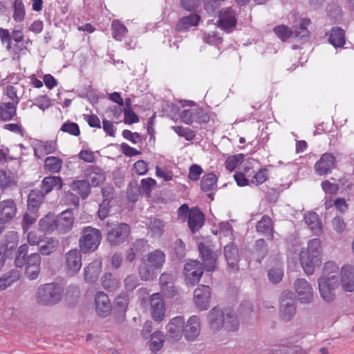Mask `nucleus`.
Segmentation results:
<instances>
[{
	"mask_svg": "<svg viewBox=\"0 0 354 354\" xmlns=\"http://www.w3.org/2000/svg\"><path fill=\"white\" fill-rule=\"evenodd\" d=\"M207 324L209 330L218 333L221 330L236 332L239 328V320L236 314L230 309L214 307L207 314Z\"/></svg>",
	"mask_w": 354,
	"mask_h": 354,
	"instance_id": "1",
	"label": "nucleus"
},
{
	"mask_svg": "<svg viewBox=\"0 0 354 354\" xmlns=\"http://www.w3.org/2000/svg\"><path fill=\"white\" fill-rule=\"evenodd\" d=\"M301 265L306 274H312L315 268L322 263V242L319 239H313L299 254Z\"/></svg>",
	"mask_w": 354,
	"mask_h": 354,
	"instance_id": "2",
	"label": "nucleus"
},
{
	"mask_svg": "<svg viewBox=\"0 0 354 354\" xmlns=\"http://www.w3.org/2000/svg\"><path fill=\"white\" fill-rule=\"evenodd\" d=\"M64 292V287L57 283H45L37 290V302L45 306H53L59 303Z\"/></svg>",
	"mask_w": 354,
	"mask_h": 354,
	"instance_id": "3",
	"label": "nucleus"
},
{
	"mask_svg": "<svg viewBox=\"0 0 354 354\" xmlns=\"http://www.w3.org/2000/svg\"><path fill=\"white\" fill-rule=\"evenodd\" d=\"M102 240L101 232L91 226H86L82 229L79 239L80 251L84 253L94 252L98 248Z\"/></svg>",
	"mask_w": 354,
	"mask_h": 354,
	"instance_id": "4",
	"label": "nucleus"
},
{
	"mask_svg": "<svg viewBox=\"0 0 354 354\" xmlns=\"http://www.w3.org/2000/svg\"><path fill=\"white\" fill-rule=\"evenodd\" d=\"M317 283L321 297L326 302L333 301L335 299V290L339 286V276L333 275L330 277L321 276Z\"/></svg>",
	"mask_w": 354,
	"mask_h": 354,
	"instance_id": "5",
	"label": "nucleus"
},
{
	"mask_svg": "<svg viewBox=\"0 0 354 354\" xmlns=\"http://www.w3.org/2000/svg\"><path fill=\"white\" fill-rule=\"evenodd\" d=\"M238 13L232 7L220 10L217 26L226 32H231L236 26Z\"/></svg>",
	"mask_w": 354,
	"mask_h": 354,
	"instance_id": "6",
	"label": "nucleus"
},
{
	"mask_svg": "<svg viewBox=\"0 0 354 354\" xmlns=\"http://www.w3.org/2000/svg\"><path fill=\"white\" fill-rule=\"evenodd\" d=\"M294 288L298 300L302 304H309L313 299V289L311 284L305 279L295 281Z\"/></svg>",
	"mask_w": 354,
	"mask_h": 354,
	"instance_id": "7",
	"label": "nucleus"
},
{
	"mask_svg": "<svg viewBox=\"0 0 354 354\" xmlns=\"http://www.w3.org/2000/svg\"><path fill=\"white\" fill-rule=\"evenodd\" d=\"M64 266L70 274L74 275L77 273L82 267L81 251L72 249L67 252L64 256Z\"/></svg>",
	"mask_w": 354,
	"mask_h": 354,
	"instance_id": "8",
	"label": "nucleus"
},
{
	"mask_svg": "<svg viewBox=\"0 0 354 354\" xmlns=\"http://www.w3.org/2000/svg\"><path fill=\"white\" fill-rule=\"evenodd\" d=\"M211 288L208 286L199 285L194 292V301L200 310H205L209 307Z\"/></svg>",
	"mask_w": 354,
	"mask_h": 354,
	"instance_id": "9",
	"label": "nucleus"
},
{
	"mask_svg": "<svg viewBox=\"0 0 354 354\" xmlns=\"http://www.w3.org/2000/svg\"><path fill=\"white\" fill-rule=\"evenodd\" d=\"M130 232L129 226L120 223L113 227L107 234V241L112 245H118L124 243Z\"/></svg>",
	"mask_w": 354,
	"mask_h": 354,
	"instance_id": "10",
	"label": "nucleus"
},
{
	"mask_svg": "<svg viewBox=\"0 0 354 354\" xmlns=\"http://www.w3.org/2000/svg\"><path fill=\"white\" fill-rule=\"evenodd\" d=\"M203 266L198 261H189L184 266V274L188 283L194 285L203 274Z\"/></svg>",
	"mask_w": 354,
	"mask_h": 354,
	"instance_id": "11",
	"label": "nucleus"
},
{
	"mask_svg": "<svg viewBox=\"0 0 354 354\" xmlns=\"http://www.w3.org/2000/svg\"><path fill=\"white\" fill-rule=\"evenodd\" d=\"M156 185V180L151 178L142 179L139 188H137V184L135 182H131L129 183L127 194L132 201H134L138 195L141 192L146 194V195L149 196L152 187H155Z\"/></svg>",
	"mask_w": 354,
	"mask_h": 354,
	"instance_id": "12",
	"label": "nucleus"
},
{
	"mask_svg": "<svg viewBox=\"0 0 354 354\" xmlns=\"http://www.w3.org/2000/svg\"><path fill=\"white\" fill-rule=\"evenodd\" d=\"M41 270V256L34 252L27 256L25 274L28 279L35 280L38 278Z\"/></svg>",
	"mask_w": 354,
	"mask_h": 354,
	"instance_id": "13",
	"label": "nucleus"
},
{
	"mask_svg": "<svg viewBox=\"0 0 354 354\" xmlns=\"http://www.w3.org/2000/svg\"><path fill=\"white\" fill-rule=\"evenodd\" d=\"M290 293H283L281 302L279 309L280 318L285 322L290 321L296 313V305L292 298L286 297Z\"/></svg>",
	"mask_w": 354,
	"mask_h": 354,
	"instance_id": "14",
	"label": "nucleus"
},
{
	"mask_svg": "<svg viewBox=\"0 0 354 354\" xmlns=\"http://www.w3.org/2000/svg\"><path fill=\"white\" fill-rule=\"evenodd\" d=\"M73 223V212L69 209L65 210L56 217V230L58 234H66L71 230Z\"/></svg>",
	"mask_w": 354,
	"mask_h": 354,
	"instance_id": "15",
	"label": "nucleus"
},
{
	"mask_svg": "<svg viewBox=\"0 0 354 354\" xmlns=\"http://www.w3.org/2000/svg\"><path fill=\"white\" fill-rule=\"evenodd\" d=\"M224 255L230 272L236 273L239 270V255L237 247L234 243L227 244L224 248Z\"/></svg>",
	"mask_w": 354,
	"mask_h": 354,
	"instance_id": "16",
	"label": "nucleus"
},
{
	"mask_svg": "<svg viewBox=\"0 0 354 354\" xmlns=\"http://www.w3.org/2000/svg\"><path fill=\"white\" fill-rule=\"evenodd\" d=\"M335 158L332 153H325L315 163V171L319 176L326 175L335 168Z\"/></svg>",
	"mask_w": 354,
	"mask_h": 354,
	"instance_id": "17",
	"label": "nucleus"
},
{
	"mask_svg": "<svg viewBox=\"0 0 354 354\" xmlns=\"http://www.w3.org/2000/svg\"><path fill=\"white\" fill-rule=\"evenodd\" d=\"M150 312L152 318L156 322L162 321L165 315V304L159 293H153L150 299Z\"/></svg>",
	"mask_w": 354,
	"mask_h": 354,
	"instance_id": "18",
	"label": "nucleus"
},
{
	"mask_svg": "<svg viewBox=\"0 0 354 354\" xmlns=\"http://www.w3.org/2000/svg\"><path fill=\"white\" fill-rule=\"evenodd\" d=\"M198 250L206 270L214 271L217 268L216 254L203 243L198 244Z\"/></svg>",
	"mask_w": 354,
	"mask_h": 354,
	"instance_id": "19",
	"label": "nucleus"
},
{
	"mask_svg": "<svg viewBox=\"0 0 354 354\" xmlns=\"http://www.w3.org/2000/svg\"><path fill=\"white\" fill-rule=\"evenodd\" d=\"M185 319L181 316L173 318L167 326V336L172 341H178L184 333Z\"/></svg>",
	"mask_w": 354,
	"mask_h": 354,
	"instance_id": "20",
	"label": "nucleus"
},
{
	"mask_svg": "<svg viewBox=\"0 0 354 354\" xmlns=\"http://www.w3.org/2000/svg\"><path fill=\"white\" fill-rule=\"evenodd\" d=\"M341 285L346 292L354 291V266L346 264L341 268Z\"/></svg>",
	"mask_w": 354,
	"mask_h": 354,
	"instance_id": "21",
	"label": "nucleus"
},
{
	"mask_svg": "<svg viewBox=\"0 0 354 354\" xmlns=\"http://www.w3.org/2000/svg\"><path fill=\"white\" fill-rule=\"evenodd\" d=\"M200 319L196 316H192L184 324V333L185 338L189 341H194L200 334Z\"/></svg>",
	"mask_w": 354,
	"mask_h": 354,
	"instance_id": "22",
	"label": "nucleus"
},
{
	"mask_svg": "<svg viewBox=\"0 0 354 354\" xmlns=\"http://www.w3.org/2000/svg\"><path fill=\"white\" fill-rule=\"evenodd\" d=\"M95 309L97 313L101 317H106L111 310V304L108 296L103 292L95 295Z\"/></svg>",
	"mask_w": 354,
	"mask_h": 354,
	"instance_id": "23",
	"label": "nucleus"
},
{
	"mask_svg": "<svg viewBox=\"0 0 354 354\" xmlns=\"http://www.w3.org/2000/svg\"><path fill=\"white\" fill-rule=\"evenodd\" d=\"M57 149V143L53 140L41 141L37 140L35 143L34 155L37 158H41L46 155L50 154L55 151Z\"/></svg>",
	"mask_w": 354,
	"mask_h": 354,
	"instance_id": "24",
	"label": "nucleus"
},
{
	"mask_svg": "<svg viewBox=\"0 0 354 354\" xmlns=\"http://www.w3.org/2000/svg\"><path fill=\"white\" fill-rule=\"evenodd\" d=\"M16 203L12 199H7L0 202V219L4 221L12 220L17 213Z\"/></svg>",
	"mask_w": 354,
	"mask_h": 354,
	"instance_id": "25",
	"label": "nucleus"
},
{
	"mask_svg": "<svg viewBox=\"0 0 354 354\" xmlns=\"http://www.w3.org/2000/svg\"><path fill=\"white\" fill-rule=\"evenodd\" d=\"M304 221L315 235L320 236L323 233V226L317 213L308 212L306 214Z\"/></svg>",
	"mask_w": 354,
	"mask_h": 354,
	"instance_id": "26",
	"label": "nucleus"
},
{
	"mask_svg": "<svg viewBox=\"0 0 354 354\" xmlns=\"http://www.w3.org/2000/svg\"><path fill=\"white\" fill-rule=\"evenodd\" d=\"M204 215L197 208H193L188 212V225L192 232L198 231L203 225Z\"/></svg>",
	"mask_w": 354,
	"mask_h": 354,
	"instance_id": "27",
	"label": "nucleus"
},
{
	"mask_svg": "<svg viewBox=\"0 0 354 354\" xmlns=\"http://www.w3.org/2000/svg\"><path fill=\"white\" fill-rule=\"evenodd\" d=\"M88 180L93 186H97L105 180L106 175L104 171L96 166H89L85 171Z\"/></svg>",
	"mask_w": 354,
	"mask_h": 354,
	"instance_id": "28",
	"label": "nucleus"
},
{
	"mask_svg": "<svg viewBox=\"0 0 354 354\" xmlns=\"http://www.w3.org/2000/svg\"><path fill=\"white\" fill-rule=\"evenodd\" d=\"M45 194L40 189L32 190L28 197V209L32 213H36L40 205L42 203Z\"/></svg>",
	"mask_w": 354,
	"mask_h": 354,
	"instance_id": "29",
	"label": "nucleus"
},
{
	"mask_svg": "<svg viewBox=\"0 0 354 354\" xmlns=\"http://www.w3.org/2000/svg\"><path fill=\"white\" fill-rule=\"evenodd\" d=\"M256 230L257 232L267 236L268 239H273V223L272 219L267 215L262 216L261 219L257 223Z\"/></svg>",
	"mask_w": 354,
	"mask_h": 354,
	"instance_id": "30",
	"label": "nucleus"
},
{
	"mask_svg": "<svg viewBox=\"0 0 354 354\" xmlns=\"http://www.w3.org/2000/svg\"><path fill=\"white\" fill-rule=\"evenodd\" d=\"M62 180L59 176H49L45 177L41 183L40 189L45 194L50 193L53 189L59 190L62 188Z\"/></svg>",
	"mask_w": 354,
	"mask_h": 354,
	"instance_id": "31",
	"label": "nucleus"
},
{
	"mask_svg": "<svg viewBox=\"0 0 354 354\" xmlns=\"http://www.w3.org/2000/svg\"><path fill=\"white\" fill-rule=\"evenodd\" d=\"M102 266L99 261H94L84 268V279L88 283H93L97 280L101 272Z\"/></svg>",
	"mask_w": 354,
	"mask_h": 354,
	"instance_id": "32",
	"label": "nucleus"
},
{
	"mask_svg": "<svg viewBox=\"0 0 354 354\" xmlns=\"http://www.w3.org/2000/svg\"><path fill=\"white\" fill-rule=\"evenodd\" d=\"M328 41L334 47H342L346 42L345 31L339 27L332 28Z\"/></svg>",
	"mask_w": 354,
	"mask_h": 354,
	"instance_id": "33",
	"label": "nucleus"
},
{
	"mask_svg": "<svg viewBox=\"0 0 354 354\" xmlns=\"http://www.w3.org/2000/svg\"><path fill=\"white\" fill-rule=\"evenodd\" d=\"M71 189L84 199L88 197L91 192V185L88 180H74L70 185Z\"/></svg>",
	"mask_w": 354,
	"mask_h": 354,
	"instance_id": "34",
	"label": "nucleus"
},
{
	"mask_svg": "<svg viewBox=\"0 0 354 354\" xmlns=\"http://www.w3.org/2000/svg\"><path fill=\"white\" fill-rule=\"evenodd\" d=\"M145 261L156 270L161 268L165 261V255L160 250H156L148 254Z\"/></svg>",
	"mask_w": 354,
	"mask_h": 354,
	"instance_id": "35",
	"label": "nucleus"
},
{
	"mask_svg": "<svg viewBox=\"0 0 354 354\" xmlns=\"http://www.w3.org/2000/svg\"><path fill=\"white\" fill-rule=\"evenodd\" d=\"M310 23V19L306 18L302 19L299 23V26L292 27V31L293 37L299 38L304 41L307 40L310 35V32L307 28Z\"/></svg>",
	"mask_w": 354,
	"mask_h": 354,
	"instance_id": "36",
	"label": "nucleus"
},
{
	"mask_svg": "<svg viewBox=\"0 0 354 354\" xmlns=\"http://www.w3.org/2000/svg\"><path fill=\"white\" fill-rule=\"evenodd\" d=\"M59 246V241L55 237L46 238L43 244L39 246L40 254L45 256H48L54 253Z\"/></svg>",
	"mask_w": 354,
	"mask_h": 354,
	"instance_id": "37",
	"label": "nucleus"
},
{
	"mask_svg": "<svg viewBox=\"0 0 354 354\" xmlns=\"http://www.w3.org/2000/svg\"><path fill=\"white\" fill-rule=\"evenodd\" d=\"M200 17L196 14L184 17L176 24V30L177 31L187 30L192 26H197Z\"/></svg>",
	"mask_w": 354,
	"mask_h": 354,
	"instance_id": "38",
	"label": "nucleus"
},
{
	"mask_svg": "<svg viewBox=\"0 0 354 354\" xmlns=\"http://www.w3.org/2000/svg\"><path fill=\"white\" fill-rule=\"evenodd\" d=\"M63 165L61 158L56 156H48L45 159L44 168L51 173H59Z\"/></svg>",
	"mask_w": 354,
	"mask_h": 354,
	"instance_id": "39",
	"label": "nucleus"
},
{
	"mask_svg": "<svg viewBox=\"0 0 354 354\" xmlns=\"http://www.w3.org/2000/svg\"><path fill=\"white\" fill-rule=\"evenodd\" d=\"M156 269L149 264L145 259H142V262L138 268V274L142 281H149L153 278L154 271Z\"/></svg>",
	"mask_w": 354,
	"mask_h": 354,
	"instance_id": "40",
	"label": "nucleus"
},
{
	"mask_svg": "<svg viewBox=\"0 0 354 354\" xmlns=\"http://www.w3.org/2000/svg\"><path fill=\"white\" fill-rule=\"evenodd\" d=\"M20 277V272L17 270H12L8 274L0 278V290L6 289Z\"/></svg>",
	"mask_w": 354,
	"mask_h": 354,
	"instance_id": "41",
	"label": "nucleus"
},
{
	"mask_svg": "<svg viewBox=\"0 0 354 354\" xmlns=\"http://www.w3.org/2000/svg\"><path fill=\"white\" fill-rule=\"evenodd\" d=\"M16 114V107L13 102H3L0 104V116L1 120H10Z\"/></svg>",
	"mask_w": 354,
	"mask_h": 354,
	"instance_id": "42",
	"label": "nucleus"
},
{
	"mask_svg": "<svg viewBox=\"0 0 354 354\" xmlns=\"http://www.w3.org/2000/svg\"><path fill=\"white\" fill-rule=\"evenodd\" d=\"M217 177L213 173H209L203 176L201 181V188L204 192L213 190L216 187Z\"/></svg>",
	"mask_w": 354,
	"mask_h": 354,
	"instance_id": "43",
	"label": "nucleus"
},
{
	"mask_svg": "<svg viewBox=\"0 0 354 354\" xmlns=\"http://www.w3.org/2000/svg\"><path fill=\"white\" fill-rule=\"evenodd\" d=\"M164 342V335L160 331L154 332L149 342V349L152 352H158L162 347Z\"/></svg>",
	"mask_w": 354,
	"mask_h": 354,
	"instance_id": "44",
	"label": "nucleus"
},
{
	"mask_svg": "<svg viewBox=\"0 0 354 354\" xmlns=\"http://www.w3.org/2000/svg\"><path fill=\"white\" fill-rule=\"evenodd\" d=\"M39 225L41 231L51 233L56 230V218L46 216L39 221Z\"/></svg>",
	"mask_w": 354,
	"mask_h": 354,
	"instance_id": "45",
	"label": "nucleus"
},
{
	"mask_svg": "<svg viewBox=\"0 0 354 354\" xmlns=\"http://www.w3.org/2000/svg\"><path fill=\"white\" fill-rule=\"evenodd\" d=\"M101 281L103 288L109 291L116 290L120 286L119 281L110 272L105 273L102 276Z\"/></svg>",
	"mask_w": 354,
	"mask_h": 354,
	"instance_id": "46",
	"label": "nucleus"
},
{
	"mask_svg": "<svg viewBox=\"0 0 354 354\" xmlns=\"http://www.w3.org/2000/svg\"><path fill=\"white\" fill-rule=\"evenodd\" d=\"M113 37L118 41H122L128 32L127 27L119 20H114L111 24Z\"/></svg>",
	"mask_w": 354,
	"mask_h": 354,
	"instance_id": "47",
	"label": "nucleus"
},
{
	"mask_svg": "<svg viewBox=\"0 0 354 354\" xmlns=\"http://www.w3.org/2000/svg\"><path fill=\"white\" fill-rule=\"evenodd\" d=\"M148 228L151 232L152 234L156 236H160L164 231L165 225L162 220L158 218H150L149 222L147 223Z\"/></svg>",
	"mask_w": 354,
	"mask_h": 354,
	"instance_id": "48",
	"label": "nucleus"
},
{
	"mask_svg": "<svg viewBox=\"0 0 354 354\" xmlns=\"http://www.w3.org/2000/svg\"><path fill=\"white\" fill-rule=\"evenodd\" d=\"M13 19L16 21H21L24 20L26 11L24 4L22 0H15L13 2Z\"/></svg>",
	"mask_w": 354,
	"mask_h": 354,
	"instance_id": "49",
	"label": "nucleus"
},
{
	"mask_svg": "<svg viewBox=\"0 0 354 354\" xmlns=\"http://www.w3.org/2000/svg\"><path fill=\"white\" fill-rule=\"evenodd\" d=\"M254 252L257 256V261L259 262L267 254L268 247L266 241L263 239H259L256 241Z\"/></svg>",
	"mask_w": 354,
	"mask_h": 354,
	"instance_id": "50",
	"label": "nucleus"
},
{
	"mask_svg": "<svg viewBox=\"0 0 354 354\" xmlns=\"http://www.w3.org/2000/svg\"><path fill=\"white\" fill-rule=\"evenodd\" d=\"M338 274L339 266L335 262L329 261L324 263L322 269V276H325V277H330L333 275L338 276Z\"/></svg>",
	"mask_w": 354,
	"mask_h": 354,
	"instance_id": "51",
	"label": "nucleus"
},
{
	"mask_svg": "<svg viewBox=\"0 0 354 354\" xmlns=\"http://www.w3.org/2000/svg\"><path fill=\"white\" fill-rule=\"evenodd\" d=\"M268 279L272 283H279L283 277V270L281 266H276L268 270Z\"/></svg>",
	"mask_w": 354,
	"mask_h": 354,
	"instance_id": "52",
	"label": "nucleus"
},
{
	"mask_svg": "<svg viewBox=\"0 0 354 354\" xmlns=\"http://www.w3.org/2000/svg\"><path fill=\"white\" fill-rule=\"evenodd\" d=\"M299 348L297 346H288L280 345L272 348L269 354H298Z\"/></svg>",
	"mask_w": 354,
	"mask_h": 354,
	"instance_id": "53",
	"label": "nucleus"
},
{
	"mask_svg": "<svg viewBox=\"0 0 354 354\" xmlns=\"http://www.w3.org/2000/svg\"><path fill=\"white\" fill-rule=\"evenodd\" d=\"M275 34L282 40L285 41L290 37H293L292 29L288 27L281 25L274 28Z\"/></svg>",
	"mask_w": 354,
	"mask_h": 354,
	"instance_id": "54",
	"label": "nucleus"
},
{
	"mask_svg": "<svg viewBox=\"0 0 354 354\" xmlns=\"http://www.w3.org/2000/svg\"><path fill=\"white\" fill-rule=\"evenodd\" d=\"M61 130L75 136H79L80 133L77 124L71 122H66L64 123L61 127Z\"/></svg>",
	"mask_w": 354,
	"mask_h": 354,
	"instance_id": "55",
	"label": "nucleus"
},
{
	"mask_svg": "<svg viewBox=\"0 0 354 354\" xmlns=\"http://www.w3.org/2000/svg\"><path fill=\"white\" fill-rule=\"evenodd\" d=\"M144 242L142 240L136 241L132 248H129L126 252V259L129 262H132L135 258L136 254L138 252V249L140 247H142Z\"/></svg>",
	"mask_w": 354,
	"mask_h": 354,
	"instance_id": "56",
	"label": "nucleus"
},
{
	"mask_svg": "<svg viewBox=\"0 0 354 354\" xmlns=\"http://www.w3.org/2000/svg\"><path fill=\"white\" fill-rule=\"evenodd\" d=\"M124 283L127 291H132L139 285V281L136 275L129 274L124 279Z\"/></svg>",
	"mask_w": 354,
	"mask_h": 354,
	"instance_id": "57",
	"label": "nucleus"
},
{
	"mask_svg": "<svg viewBox=\"0 0 354 354\" xmlns=\"http://www.w3.org/2000/svg\"><path fill=\"white\" fill-rule=\"evenodd\" d=\"M200 109H185L182 111L181 113V119L182 120L187 124H190L193 122V117L196 114L198 113L200 111Z\"/></svg>",
	"mask_w": 354,
	"mask_h": 354,
	"instance_id": "58",
	"label": "nucleus"
},
{
	"mask_svg": "<svg viewBox=\"0 0 354 354\" xmlns=\"http://www.w3.org/2000/svg\"><path fill=\"white\" fill-rule=\"evenodd\" d=\"M332 227L337 233H342L346 228V223L340 216H335L331 221Z\"/></svg>",
	"mask_w": 354,
	"mask_h": 354,
	"instance_id": "59",
	"label": "nucleus"
},
{
	"mask_svg": "<svg viewBox=\"0 0 354 354\" xmlns=\"http://www.w3.org/2000/svg\"><path fill=\"white\" fill-rule=\"evenodd\" d=\"M203 173V169L201 166L194 164L190 166L189 169L188 177L190 180L196 181L200 178V176Z\"/></svg>",
	"mask_w": 354,
	"mask_h": 354,
	"instance_id": "60",
	"label": "nucleus"
},
{
	"mask_svg": "<svg viewBox=\"0 0 354 354\" xmlns=\"http://www.w3.org/2000/svg\"><path fill=\"white\" fill-rule=\"evenodd\" d=\"M268 178L267 176V170L266 169H260L257 171L254 176L252 177V183L259 185L264 183Z\"/></svg>",
	"mask_w": 354,
	"mask_h": 354,
	"instance_id": "61",
	"label": "nucleus"
},
{
	"mask_svg": "<svg viewBox=\"0 0 354 354\" xmlns=\"http://www.w3.org/2000/svg\"><path fill=\"white\" fill-rule=\"evenodd\" d=\"M110 212L109 202L107 200H104L100 205L98 209V216L101 220L106 218Z\"/></svg>",
	"mask_w": 354,
	"mask_h": 354,
	"instance_id": "62",
	"label": "nucleus"
},
{
	"mask_svg": "<svg viewBox=\"0 0 354 354\" xmlns=\"http://www.w3.org/2000/svg\"><path fill=\"white\" fill-rule=\"evenodd\" d=\"M124 114L125 123L131 124L135 122H138L139 120L138 116L136 114L135 112L133 111L131 109H124Z\"/></svg>",
	"mask_w": 354,
	"mask_h": 354,
	"instance_id": "63",
	"label": "nucleus"
},
{
	"mask_svg": "<svg viewBox=\"0 0 354 354\" xmlns=\"http://www.w3.org/2000/svg\"><path fill=\"white\" fill-rule=\"evenodd\" d=\"M115 304L121 310H125L129 304V297L127 294L122 293L115 298Z\"/></svg>",
	"mask_w": 354,
	"mask_h": 354,
	"instance_id": "64",
	"label": "nucleus"
}]
</instances>
